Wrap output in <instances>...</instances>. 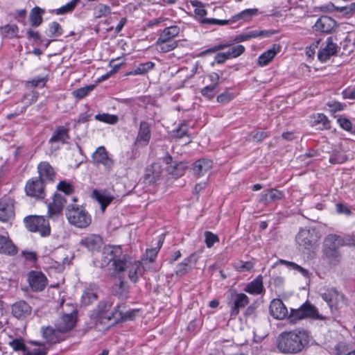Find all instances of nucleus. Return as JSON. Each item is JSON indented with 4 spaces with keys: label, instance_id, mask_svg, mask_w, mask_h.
Listing matches in <instances>:
<instances>
[{
    "label": "nucleus",
    "instance_id": "f257e3e1",
    "mask_svg": "<svg viewBox=\"0 0 355 355\" xmlns=\"http://www.w3.org/2000/svg\"><path fill=\"white\" fill-rule=\"evenodd\" d=\"M104 254H107L110 257L105 256L101 263V267L111 263V275L121 277V274L128 271L129 279L136 282L141 275V262L136 261L130 257H123L121 259L122 254L121 245H105Z\"/></svg>",
    "mask_w": 355,
    "mask_h": 355
},
{
    "label": "nucleus",
    "instance_id": "f03ea898",
    "mask_svg": "<svg viewBox=\"0 0 355 355\" xmlns=\"http://www.w3.org/2000/svg\"><path fill=\"white\" fill-rule=\"evenodd\" d=\"M309 343V334L302 328L282 332L277 338V349L284 354L302 352Z\"/></svg>",
    "mask_w": 355,
    "mask_h": 355
},
{
    "label": "nucleus",
    "instance_id": "7ed1b4c3",
    "mask_svg": "<svg viewBox=\"0 0 355 355\" xmlns=\"http://www.w3.org/2000/svg\"><path fill=\"white\" fill-rule=\"evenodd\" d=\"M66 216L70 224L79 228L87 227L92 222V217L85 209L74 205L67 207Z\"/></svg>",
    "mask_w": 355,
    "mask_h": 355
},
{
    "label": "nucleus",
    "instance_id": "20e7f679",
    "mask_svg": "<svg viewBox=\"0 0 355 355\" xmlns=\"http://www.w3.org/2000/svg\"><path fill=\"white\" fill-rule=\"evenodd\" d=\"M68 310L63 308V313L55 321V326L58 332H67L76 325L77 311L76 308L69 304L66 305Z\"/></svg>",
    "mask_w": 355,
    "mask_h": 355
},
{
    "label": "nucleus",
    "instance_id": "39448f33",
    "mask_svg": "<svg viewBox=\"0 0 355 355\" xmlns=\"http://www.w3.org/2000/svg\"><path fill=\"white\" fill-rule=\"evenodd\" d=\"M121 306H117L112 309V304L110 302H102L98 306L97 319L101 323L110 322L112 324L117 323L121 320V313L118 309Z\"/></svg>",
    "mask_w": 355,
    "mask_h": 355
},
{
    "label": "nucleus",
    "instance_id": "423d86ee",
    "mask_svg": "<svg viewBox=\"0 0 355 355\" xmlns=\"http://www.w3.org/2000/svg\"><path fill=\"white\" fill-rule=\"evenodd\" d=\"M24 222L26 227L31 232H38L41 236L50 234L51 228L49 221L43 216H28L24 218Z\"/></svg>",
    "mask_w": 355,
    "mask_h": 355
},
{
    "label": "nucleus",
    "instance_id": "0eeeda50",
    "mask_svg": "<svg viewBox=\"0 0 355 355\" xmlns=\"http://www.w3.org/2000/svg\"><path fill=\"white\" fill-rule=\"evenodd\" d=\"M258 13V10L256 8L252 9H246L239 14L233 16L229 20H221L216 19H204L202 20V23H207V24H216L219 26L227 25L230 23H234L236 21L243 20V21H249L253 16L257 15Z\"/></svg>",
    "mask_w": 355,
    "mask_h": 355
},
{
    "label": "nucleus",
    "instance_id": "6e6552de",
    "mask_svg": "<svg viewBox=\"0 0 355 355\" xmlns=\"http://www.w3.org/2000/svg\"><path fill=\"white\" fill-rule=\"evenodd\" d=\"M92 158L94 164H101L106 171H110L114 166V160L109 155L108 152L104 146H99L92 154Z\"/></svg>",
    "mask_w": 355,
    "mask_h": 355
},
{
    "label": "nucleus",
    "instance_id": "1a4fd4ad",
    "mask_svg": "<svg viewBox=\"0 0 355 355\" xmlns=\"http://www.w3.org/2000/svg\"><path fill=\"white\" fill-rule=\"evenodd\" d=\"M249 302V298L245 294L232 293L230 302H229L230 318H235L239 315L240 309L248 305Z\"/></svg>",
    "mask_w": 355,
    "mask_h": 355
},
{
    "label": "nucleus",
    "instance_id": "9d476101",
    "mask_svg": "<svg viewBox=\"0 0 355 355\" xmlns=\"http://www.w3.org/2000/svg\"><path fill=\"white\" fill-rule=\"evenodd\" d=\"M225 48H229V49L227 51L224 52L225 53L226 58H227L228 60L237 58L245 51V47L243 45L239 44L233 46L230 44H224L216 45L210 49H208L202 51L201 54L207 55L208 53L216 52Z\"/></svg>",
    "mask_w": 355,
    "mask_h": 355
},
{
    "label": "nucleus",
    "instance_id": "9b49d317",
    "mask_svg": "<svg viewBox=\"0 0 355 355\" xmlns=\"http://www.w3.org/2000/svg\"><path fill=\"white\" fill-rule=\"evenodd\" d=\"M319 232L314 228H300L295 240L298 244H313L320 238Z\"/></svg>",
    "mask_w": 355,
    "mask_h": 355
},
{
    "label": "nucleus",
    "instance_id": "f8f14e48",
    "mask_svg": "<svg viewBox=\"0 0 355 355\" xmlns=\"http://www.w3.org/2000/svg\"><path fill=\"white\" fill-rule=\"evenodd\" d=\"M25 191L28 196L35 198L44 197V184L40 178L29 180L25 187Z\"/></svg>",
    "mask_w": 355,
    "mask_h": 355
},
{
    "label": "nucleus",
    "instance_id": "ddd939ff",
    "mask_svg": "<svg viewBox=\"0 0 355 355\" xmlns=\"http://www.w3.org/2000/svg\"><path fill=\"white\" fill-rule=\"evenodd\" d=\"M28 281L30 286L34 291H42L47 282L44 275L38 271H31L28 276Z\"/></svg>",
    "mask_w": 355,
    "mask_h": 355
},
{
    "label": "nucleus",
    "instance_id": "4468645a",
    "mask_svg": "<svg viewBox=\"0 0 355 355\" xmlns=\"http://www.w3.org/2000/svg\"><path fill=\"white\" fill-rule=\"evenodd\" d=\"M14 202L10 198H5L0 201V221L7 222L14 218Z\"/></svg>",
    "mask_w": 355,
    "mask_h": 355
},
{
    "label": "nucleus",
    "instance_id": "2eb2a0df",
    "mask_svg": "<svg viewBox=\"0 0 355 355\" xmlns=\"http://www.w3.org/2000/svg\"><path fill=\"white\" fill-rule=\"evenodd\" d=\"M270 314L277 320H282L288 315V309L279 299L272 300L269 307Z\"/></svg>",
    "mask_w": 355,
    "mask_h": 355
},
{
    "label": "nucleus",
    "instance_id": "dca6fc26",
    "mask_svg": "<svg viewBox=\"0 0 355 355\" xmlns=\"http://www.w3.org/2000/svg\"><path fill=\"white\" fill-rule=\"evenodd\" d=\"M151 137L150 126L148 123L141 121L139 125L135 144L139 146H146Z\"/></svg>",
    "mask_w": 355,
    "mask_h": 355
},
{
    "label": "nucleus",
    "instance_id": "f3484780",
    "mask_svg": "<svg viewBox=\"0 0 355 355\" xmlns=\"http://www.w3.org/2000/svg\"><path fill=\"white\" fill-rule=\"evenodd\" d=\"M66 203V199L64 196L60 193H55L53 197L52 202L48 205V213L51 217L59 214L64 205Z\"/></svg>",
    "mask_w": 355,
    "mask_h": 355
},
{
    "label": "nucleus",
    "instance_id": "a211bd4d",
    "mask_svg": "<svg viewBox=\"0 0 355 355\" xmlns=\"http://www.w3.org/2000/svg\"><path fill=\"white\" fill-rule=\"evenodd\" d=\"M336 26V21L328 16H322L320 17L313 26L316 31L322 33H330Z\"/></svg>",
    "mask_w": 355,
    "mask_h": 355
},
{
    "label": "nucleus",
    "instance_id": "6ab92c4d",
    "mask_svg": "<svg viewBox=\"0 0 355 355\" xmlns=\"http://www.w3.org/2000/svg\"><path fill=\"white\" fill-rule=\"evenodd\" d=\"M338 46L333 42L331 37H329L326 41V45L319 51L318 57L321 62H326L329 58L335 55L337 52Z\"/></svg>",
    "mask_w": 355,
    "mask_h": 355
},
{
    "label": "nucleus",
    "instance_id": "aec40b11",
    "mask_svg": "<svg viewBox=\"0 0 355 355\" xmlns=\"http://www.w3.org/2000/svg\"><path fill=\"white\" fill-rule=\"evenodd\" d=\"M284 198L282 191L275 189H270L263 191L261 194L259 202L268 205L277 200H280Z\"/></svg>",
    "mask_w": 355,
    "mask_h": 355
},
{
    "label": "nucleus",
    "instance_id": "412c9836",
    "mask_svg": "<svg viewBox=\"0 0 355 355\" xmlns=\"http://www.w3.org/2000/svg\"><path fill=\"white\" fill-rule=\"evenodd\" d=\"M31 310L32 309L29 304L24 301L17 302L12 306V315L19 319H22L29 315Z\"/></svg>",
    "mask_w": 355,
    "mask_h": 355
},
{
    "label": "nucleus",
    "instance_id": "4be33fe9",
    "mask_svg": "<svg viewBox=\"0 0 355 355\" xmlns=\"http://www.w3.org/2000/svg\"><path fill=\"white\" fill-rule=\"evenodd\" d=\"M212 166L213 162L210 159H199L193 164V173L197 177H202L211 169Z\"/></svg>",
    "mask_w": 355,
    "mask_h": 355
},
{
    "label": "nucleus",
    "instance_id": "5701e85b",
    "mask_svg": "<svg viewBox=\"0 0 355 355\" xmlns=\"http://www.w3.org/2000/svg\"><path fill=\"white\" fill-rule=\"evenodd\" d=\"M38 173L42 180V179L47 180H53L55 176V172L53 167L46 162H41L37 167Z\"/></svg>",
    "mask_w": 355,
    "mask_h": 355
},
{
    "label": "nucleus",
    "instance_id": "b1692460",
    "mask_svg": "<svg viewBox=\"0 0 355 355\" xmlns=\"http://www.w3.org/2000/svg\"><path fill=\"white\" fill-rule=\"evenodd\" d=\"M92 197L101 205L103 212L113 200V197L110 195L96 189L93 191Z\"/></svg>",
    "mask_w": 355,
    "mask_h": 355
},
{
    "label": "nucleus",
    "instance_id": "393cba45",
    "mask_svg": "<svg viewBox=\"0 0 355 355\" xmlns=\"http://www.w3.org/2000/svg\"><path fill=\"white\" fill-rule=\"evenodd\" d=\"M263 290V278L261 275L249 283L245 288V291L253 295L261 294Z\"/></svg>",
    "mask_w": 355,
    "mask_h": 355
},
{
    "label": "nucleus",
    "instance_id": "a878e982",
    "mask_svg": "<svg viewBox=\"0 0 355 355\" xmlns=\"http://www.w3.org/2000/svg\"><path fill=\"white\" fill-rule=\"evenodd\" d=\"M279 50V46L273 45L272 49L263 53L258 58V63L260 66L268 64L276 55Z\"/></svg>",
    "mask_w": 355,
    "mask_h": 355
},
{
    "label": "nucleus",
    "instance_id": "bb28decb",
    "mask_svg": "<svg viewBox=\"0 0 355 355\" xmlns=\"http://www.w3.org/2000/svg\"><path fill=\"white\" fill-rule=\"evenodd\" d=\"M180 33V28L177 26H171L165 28L159 35L158 40L163 41H174L173 39Z\"/></svg>",
    "mask_w": 355,
    "mask_h": 355
},
{
    "label": "nucleus",
    "instance_id": "cd10ccee",
    "mask_svg": "<svg viewBox=\"0 0 355 355\" xmlns=\"http://www.w3.org/2000/svg\"><path fill=\"white\" fill-rule=\"evenodd\" d=\"M162 173V168L159 164L153 163L147 168L146 174V180L150 183L155 182L159 179Z\"/></svg>",
    "mask_w": 355,
    "mask_h": 355
},
{
    "label": "nucleus",
    "instance_id": "c85d7f7f",
    "mask_svg": "<svg viewBox=\"0 0 355 355\" xmlns=\"http://www.w3.org/2000/svg\"><path fill=\"white\" fill-rule=\"evenodd\" d=\"M45 12L44 10L36 6L33 8L29 15V19L32 26H39L43 21L42 15Z\"/></svg>",
    "mask_w": 355,
    "mask_h": 355
},
{
    "label": "nucleus",
    "instance_id": "c756f323",
    "mask_svg": "<svg viewBox=\"0 0 355 355\" xmlns=\"http://www.w3.org/2000/svg\"><path fill=\"white\" fill-rule=\"evenodd\" d=\"M324 241L327 244H335L338 243L340 244L342 243H352V244H355V234H352V236H347L345 239L342 238L340 236L337 234H329L326 238Z\"/></svg>",
    "mask_w": 355,
    "mask_h": 355
},
{
    "label": "nucleus",
    "instance_id": "7c9ffc66",
    "mask_svg": "<svg viewBox=\"0 0 355 355\" xmlns=\"http://www.w3.org/2000/svg\"><path fill=\"white\" fill-rule=\"evenodd\" d=\"M69 137L68 129L64 127H59L55 130L49 141L64 144Z\"/></svg>",
    "mask_w": 355,
    "mask_h": 355
},
{
    "label": "nucleus",
    "instance_id": "2f4dec72",
    "mask_svg": "<svg viewBox=\"0 0 355 355\" xmlns=\"http://www.w3.org/2000/svg\"><path fill=\"white\" fill-rule=\"evenodd\" d=\"M324 253L330 264L336 265L340 261V254L336 245H328L324 250Z\"/></svg>",
    "mask_w": 355,
    "mask_h": 355
},
{
    "label": "nucleus",
    "instance_id": "473e14b6",
    "mask_svg": "<svg viewBox=\"0 0 355 355\" xmlns=\"http://www.w3.org/2000/svg\"><path fill=\"white\" fill-rule=\"evenodd\" d=\"M305 318H309L315 320H324L325 317L319 314L318 309L309 303H304L302 304Z\"/></svg>",
    "mask_w": 355,
    "mask_h": 355
},
{
    "label": "nucleus",
    "instance_id": "72a5a7b5",
    "mask_svg": "<svg viewBox=\"0 0 355 355\" xmlns=\"http://www.w3.org/2000/svg\"><path fill=\"white\" fill-rule=\"evenodd\" d=\"M34 347H27V349L22 355H47V349L44 345L38 343L36 341H31Z\"/></svg>",
    "mask_w": 355,
    "mask_h": 355
},
{
    "label": "nucleus",
    "instance_id": "f704fd0d",
    "mask_svg": "<svg viewBox=\"0 0 355 355\" xmlns=\"http://www.w3.org/2000/svg\"><path fill=\"white\" fill-rule=\"evenodd\" d=\"M42 333L44 338L49 343H55L58 342L59 338L57 329H53L51 327H42Z\"/></svg>",
    "mask_w": 355,
    "mask_h": 355
},
{
    "label": "nucleus",
    "instance_id": "c9c22d12",
    "mask_svg": "<svg viewBox=\"0 0 355 355\" xmlns=\"http://www.w3.org/2000/svg\"><path fill=\"white\" fill-rule=\"evenodd\" d=\"M178 46L177 41H163L161 42L160 40H157L155 46L156 49L161 53H167L169 52L174 49H175Z\"/></svg>",
    "mask_w": 355,
    "mask_h": 355
},
{
    "label": "nucleus",
    "instance_id": "e433bc0d",
    "mask_svg": "<svg viewBox=\"0 0 355 355\" xmlns=\"http://www.w3.org/2000/svg\"><path fill=\"white\" fill-rule=\"evenodd\" d=\"M312 125H322L321 128L327 129L329 128V121L327 117L322 113H318L316 114H313L311 116Z\"/></svg>",
    "mask_w": 355,
    "mask_h": 355
},
{
    "label": "nucleus",
    "instance_id": "4c0bfd02",
    "mask_svg": "<svg viewBox=\"0 0 355 355\" xmlns=\"http://www.w3.org/2000/svg\"><path fill=\"white\" fill-rule=\"evenodd\" d=\"M278 263L280 264L285 265L290 269L297 270L300 274H302V275L304 277H309V271L294 262L286 261L284 259H279L278 261Z\"/></svg>",
    "mask_w": 355,
    "mask_h": 355
},
{
    "label": "nucleus",
    "instance_id": "58836bf2",
    "mask_svg": "<svg viewBox=\"0 0 355 355\" xmlns=\"http://www.w3.org/2000/svg\"><path fill=\"white\" fill-rule=\"evenodd\" d=\"M186 168V165L184 163L180 162L174 165L168 166L167 167V171L174 177L179 178L184 175Z\"/></svg>",
    "mask_w": 355,
    "mask_h": 355
},
{
    "label": "nucleus",
    "instance_id": "ea45409f",
    "mask_svg": "<svg viewBox=\"0 0 355 355\" xmlns=\"http://www.w3.org/2000/svg\"><path fill=\"white\" fill-rule=\"evenodd\" d=\"M305 315L303 310L302 305L298 309H291V313L288 315V320L291 323L295 324L298 321L304 319Z\"/></svg>",
    "mask_w": 355,
    "mask_h": 355
},
{
    "label": "nucleus",
    "instance_id": "a19ab883",
    "mask_svg": "<svg viewBox=\"0 0 355 355\" xmlns=\"http://www.w3.org/2000/svg\"><path fill=\"white\" fill-rule=\"evenodd\" d=\"M17 33L18 27L15 24H6L1 28V33L5 37L13 38Z\"/></svg>",
    "mask_w": 355,
    "mask_h": 355
},
{
    "label": "nucleus",
    "instance_id": "79ce46f5",
    "mask_svg": "<svg viewBox=\"0 0 355 355\" xmlns=\"http://www.w3.org/2000/svg\"><path fill=\"white\" fill-rule=\"evenodd\" d=\"M322 298L328 303L332 304V299L334 297H336L337 299H341L342 298V294L338 293L336 290L334 288H327L325 289V291L321 294Z\"/></svg>",
    "mask_w": 355,
    "mask_h": 355
},
{
    "label": "nucleus",
    "instance_id": "37998d69",
    "mask_svg": "<svg viewBox=\"0 0 355 355\" xmlns=\"http://www.w3.org/2000/svg\"><path fill=\"white\" fill-rule=\"evenodd\" d=\"M173 136L176 138L180 139L182 138L184 136H187L188 140L186 141V143H189L191 141V137L189 135V128L188 125L185 123H182L180 125V126L173 130Z\"/></svg>",
    "mask_w": 355,
    "mask_h": 355
},
{
    "label": "nucleus",
    "instance_id": "c03bdc74",
    "mask_svg": "<svg viewBox=\"0 0 355 355\" xmlns=\"http://www.w3.org/2000/svg\"><path fill=\"white\" fill-rule=\"evenodd\" d=\"M97 294L92 288H86L82 295V302L84 304L87 305L92 302L96 300Z\"/></svg>",
    "mask_w": 355,
    "mask_h": 355
},
{
    "label": "nucleus",
    "instance_id": "a18cd8bd",
    "mask_svg": "<svg viewBox=\"0 0 355 355\" xmlns=\"http://www.w3.org/2000/svg\"><path fill=\"white\" fill-rule=\"evenodd\" d=\"M111 12L110 6L104 4H98L94 9V15L96 18H101L107 16Z\"/></svg>",
    "mask_w": 355,
    "mask_h": 355
},
{
    "label": "nucleus",
    "instance_id": "49530a36",
    "mask_svg": "<svg viewBox=\"0 0 355 355\" xmlns=\"http://www.w3.org/2000/svg\"><path fill=\"white\" fill-rule=\"evenodd\" d=\"M62 34V29L60 24L53 21L49 25L47 35L50 37H59Z\"/></svg>",
    "mask_w": 355,
    "mask_h": 355
},
{
    "label": "nucleus",
    "instance_id": "de8ad7c7",
    "mask_svg": "<svg viewBox=\"0 0 355 355\" xmlns=\"http://www.w3.org/2000/svg\"><path fill=\"white\" fill-rule=\"evenodd\" d=\"M154 66L155 63L152 62L141 63L139 64L131 73L134 75L144 74L151 70Z\"/></svg>",
    "mask_w": 355,
    "mask_h": 355
},
{
    "label": "nucleus",
    "instance_id": "09e8293b",
    "mask_svg": "<svg viewBox=\"0 0 355 355\" xmlns=\"http://www.w3.org/2000/svg\"><path fill=\"white\" fill-rule=\"evenodd\" d=\"M94 87L95 85H94L81 87L74 90L72 92V94L74 97L80 99L88 95L94 89Z\"/></svg>",
    "mask_w": 355,
    "mask_h": 355
},
{
    "label": "nucleus",
    "instance_id": "8fccbe9b",
    "mask_svg": "<svg viewBox=\"0 0 355 355\" xmlns=\"http://www.w3.org/2000/svg\"><path fill=\"white\" fill-rule=\"evenodd\" d=\"M9 345L15 352L21 351L22 354L26 352L28 347L24 344V340L22 338H15L12 340V341L9 342Z\"/></svg>",
    "mask_w": 355,
    "mask_h": 355
},
{
    "label": "nucleus",
    "instance_id": "3c124183",
    "mask_svg": "<svg viewBox=\"0 0 355 355\" xmlns=\"http://www.w3.org/2000/svg\"><path fill=\"white\" fill-rule=\"evenodd\" d=\"M78 2V0H71V1L67 3L66 5L55 10L54 12L57 15H64L65 13L69 12L75 8Z\"/></svg>",
    "mask_w": 355,
    "mask_h": 355
},
{
    "label": "nucleus",
    "instance_id": "603ef678",
    "mask_svg": "<svg viewBox=\"0 0 355 355\" xmlns=\"http://www.w3.org/2000/svg\"><path fill=\"white\" fill-rule=\"evenodd\" d=\"M95 119L98 121L105 122L109 124H115L117 123L119 119L116 115L109 114H96L95 116Z\"/></svg>",
    "mask_w": 355,
    "mask_h": 355
},
{
    "label": "nucleus",
    "instance_id": "864d4df0",
    "mask_svg": "<svg viewBox=\"0 0 355 355\" xmlns=\"http://www.w3.org/2000/svg\"><path fill=\"white\" fill-rule=\"evenodd\" d=\"M218 83H213L211 85L206 86L201 90V94L208 100H211L214 97V90L217 87Z\"/></svg>",
    "mask_w": 355,
    "mask_h": 355
},
{
    "label": "nucleus",
    "instance_id": "5fc2aeb1",
    "mask_svg": "<svg viewBox=\"0 0 355 355\" xmlns=\"http://www.w3.org/2000/svg\"><path fill=\"white\" fill-rule=\"evenodd\" d=\"M57 189L58 191L64 193L66 195H69L73 192V185L67 181H60L58 185Z\"/></svg>",
    "mask_w": 355,
    "mask_h": 355
},
{
    "label": "nucleus",
    "instance_id": "6e6d98bb",
    "mask_svg": "<svg viewBox=\"0 0 355 355\" xmlns=\"http://www.w3.org/2000/svg\"><path fill=\"white\" fill-rule=\"evenodd\" d=\"M159 250L160 245H157L153 248L147 249L144 255V261L148 260L149 262H153L155 260Z\"/></svg>",
    "mask_w": 355,
    "mask_h": 355
},
{
    "label": "nucleus",
    "instance_id": "4d7b16f0",
    "mask_svg": "<svg viewBox=\"0 0 355 355\" xmlns=\"http://www.w3.org/2000/svg\"><path fill=\"white\" fill-rule=\"evenodd\" d=\"M103 243L102 237L98 234H90L82 240L80 244H100Z\"/></svg>",
    "mask_w": 355,
    "mask_h": 355
},
{
    "label": "nucleus",
    "instance_id": "13d9d810",
    "mask_svg": "<svg viewBox=\"0 0 355 355\" xmlns=\"http://www.w3.org/2000/svg\"><path fill=\"white\" fill-rule=\"evenodd\" d=\"M248 36V40H251L252 38L261 37H266L268 36V31H261V30H252L245 32Z\"/></svg>",
    "mask_w": 355,
    "mask_h": 355
},
{
    "label": "nucleus",
    "instance_id": "bf43d9fd",
    "mask_svg": "<svg viewBox=\"0 0 355 355\" xmlns=\"http://www.w3.org/2000/svg\"><path fill=\"white\" fill-rule=\"evenodd\" d=\"M38 98V93L36 92H31L24 94L22 101L27 105L35 102Z\"/></svg>",
    "mask_w": 355,
    "mask_h": 355
},
{
    "label": "nucleus",
    "instance_id": "052dcab7",
    "mask_svg": "<svg viewBox=\"0 0 355 355\" xmlns=\"http://www.w3.org/2000/svg\"><path fill=\"white\" fill-rule=\"evenodd\" d=\"M345 305V300L344 295L342 294L341 299L337 300V297H334L332 299V304L331 303L329 304V306L331 309H339Z\"/></svg>",
    "mask_w": 355,
    "mask_h": 355
},
{
    "label": "nucleus",
    "instance_id": "680f3d73",
    "mask_svg": "<svg viewBox=\"0 0 355 355\" xmlns=\"http://www.w3.org/2000/svg\"><path fill=\"white\" fill-rule=\"evenodd\" d=\"M267 137V134L263 131H253L249 135V139L254 141H261Z\"/></svg>",
    "mask_w": 355,
    "mask_h": 355
},
{
    "label": "nucleus",
    "instance_id": "e2e57ef3",
    "mask_svg": "<svg viewBox=\"0 0 355 355\" xmlns=\"http://www.w3.org/2000/svg\"><path fill=\"white\" fill-rule=\"evenodd\" d=\"M119 312L121 313V320H132L135 318L136 314L137 313V311L136 310H130L124 311L123 310H121V309H118Z\"/></svg>",
    "mask_w": 355,
    "mask_h": 355
},
{
    "label": "nucleus",
    "instance_id": "0e129e2a",
    "mask_svg": "<svg viewBox=\"0 0 355 355\" xmlns=\"http://www.w3.org/2000/svg\"><path fill=\"white\" fill-rule=\"evenodd\" d=\"M205 237L206 244H214L220 241L219 238L216 234L209 231L205 232Z\"/></svg>",
    "mask_w": 355,
    "mask_h": 355
},
{
    "label": "nucleus",
    "instance_id": "69168bd1",
    "mask_svg": "<svg viewBox=\"0 0 355 355\" xmlns=\"http://www.w3.org/2000/svg\"><path fill=\"white\" fill-rule=\"evenodd\" d=\"M17 252L16 245H0V253L15 254Z\"/></svg>",
    "mask_w": 355,
    "mask_h": 355
},
{
    "label": "nucleus",
    "instance_id": "338daca9",
    "mask_svg": "<svg viewBox=\"0 0 355 355\" xmlns=\"http://www.w3.org/2000/svg\"><path fill=\"white\" fill-rule=\"evenodd\" d=\"M327 106L331 112L341 111L344 109L345 105L338 101H330L327 103Z\"/></svg>",
    "mask_w": 355,
    "mask_h": 355
},
{
    "label": "nucleus",
    "instance_id": "774afa93",
    "mask_svg": "<svg viewBox=\"0 0 355 355\" xmlns=\"http://www.w3.org/2000/svg\"><path fill=\"white\" fill-rule=\"evenodd\" d=\"M344 98L355 99V85L349 87L343 92Z\"/></svg>",
    "mask_w": 355,
    "mask_h": 355
}]
</instances>
